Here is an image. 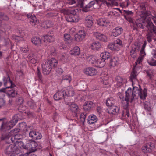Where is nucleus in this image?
Instances as JSON below:
<instances>
[{
  "label": "nucleus",
  "instance_id": "obj_1",
  "mask_svg": "<svg viewBox=\"0 0 156 156\" xmlns=\"http://www.w3.org/2000/svg\"><path fill=\"white\" fill-rule=\"evenodd\" d=\"M147 44V41H145L144 43L142 46L141 48L140 51V57H139L135 63V65L134 66L133 68L132 72L131 75V78L132 80L133 78H136V76L138 75L139 73L141 70V63L143 57L145 55V53L144 51V49Z\"/></svg>",
  "mask_w": 156,
  "mask_h": 156
},
{
  "label": "nucleus",
  "instance_id": "obj_2",
  "mask_svg": "<svg viewBox=\"0 0 156 156\" xmlns=\"http://www.w3.org/2000/svg\"><path fill=\"white\" fill-rule=\"evenodd\" d=\"M5 118L0 119V121H4L0 128V131L4 133L2 135L1 140H5L6 143L9 144L10 137L9 122L5 120Z\"/></svg>",
  "mask_w": 156,
  "mask_h": 156
},
{
  "label": "nucleus",
  "instance_id": "obj_3",
  "mask_svg": "<svg viewBox=\"0 0 156 156\" xmlns=\"http://www.w3.org/2000/svg\"><path fill=\"white\" fill-rule=\"evenodd\" d=\"M137 77V76H136ZM130 79L132 83L133 86V92L136 93V96L137 95L139 96L140 98L141 99L144 100L146 98L147 96V90L146 88H144L142 90L140 85H139V87L135 86L133 83V81L136 80V78H133L131 80V76H130Z\"/></svg>",
  "mask_w": 156,
  "mask_h": 156
},
{
  "label": "nucleus",
  "instance_id": "obj_4",
  "mask_svg": "<svg viewBox=\"0 0 156 156\" xmlns=\"http://www.w3.org/2000/svg\"><path fill=\"white\" fill-rule=\"evenodd\" d=\"M145 8V7L144 4H142L140 5L138 9H141V10L140 11V18L139 19H138L136 21L139 20V23H145V21L147 18L149 19L152 16V15H151L150 12L144 10Z\"/></svg>",
  "mask_w": 156,
  "mask_h": 156
},
{
  "label": "nucleus",
  "instance_id": "obj_5",
  "mask_svg": "<svg viewBox=\"0 0 156 156\" xmlns=\"http://www.w3.org/2000/svg\"><path fill=\"white\" fill-rule=\"evenodd\" d=\"M70 0L71 2H69L70 4H73L76 2L74 0ZM78 3L80 6L82 8V10L83 11L86 12L89 11V8L95 4V2L94 1L90 2L89 3L88 5H86L84 7L83 6V0H78Z\"/></svg>",
  "mask_w": 156,
  "mask_h": 156
},
{
  "label": "nucleus",
  "instance_id": "obj_6",
  "mask_svg": "<svg viewBox=\"0 0 156 156\" xmlns=\"http://www.w3.org/2000/svg\"><path fill=\"white\" fill-rule=\"evenodd\" d=\"M37 145V144L35 141L30 140L26 145H22V147L24 149L27 150L30 152H31L35 151Z\"/></svg>",
  "mask_w": 156,
  "mask_h": 156
},
{
  "label": "nucleus",
  "instance_id": "obj_7",
  "mask_svg": "<svg viewBox=\"0 0 156 156\" xmlns=\"http://www.w3.org/2000/svg\"><path fill=\"white\" fill-rule=\"evenodd\" d=\"M133 92V89L132 90L131 88H129L126 92V97L124 98H122L120 96V99H122L123 101H126L127 102L129 101L132 102L134 97L136 96V93H134Z\"/></svg>",
  "mask_w": 156,
  "mask_h": 156
},
{
  "label": "nucleus",
  "instance_id": "obj_8",
  "mask_svg": "<svg viewBox=\"0 0 156 156\" xmlns=\"http://www.w3.org/2000/svg\"><path fill=\"white\" fill-rule=\"evenodd\" d=\"M18 33L20 35V36L12 35V38L13 39L16 40L17 41L24 40V38L23 37H24L26 34L25 31L22 29H20L18 30Z\"/></svg>",
  "mask_w": 156,
  "mask_h": 156
},
{
  "label": "nucleus",
  "instance_id": "obj_9",
  "mask_svg": "<svg viewBox=\"0 0 156 156\" xmlns=\"http://www.w3.org/2000/svg\"><path fill=\"white\" fill-rule=\"evenodd\" d=\"M86 36V33L84 31L81 30L79 31L78 33L74 35V40L77 42H79L82 41L85 38Z\"/></svg>",
  "mask_w": 156,
  "mask_h": 156
},
{
  "label": "nucleus",
  "instance_id": "obj_10",
  "mask_svg": "<svg viewBox=\"0 0 156 156\" xmlns=\"http://www.w3.org/2000/svg\"><path fill=\"white\" fill-rule=\"evenodd\" d=\"M83 72L84 73L88 75L93 76L97 74L98 71L93 67H87L85 68Z\"/></svg>",
  "mask_w": 156,
  "mask_h": 156
},
{
  "label": "nucleus",
  "instance_id": "obj_11",
  "mask_svg": "<svg viewBox=\"0 0 156 156\" xmlns=\"http://www.w3.org/2000/svg\"><path fill=\"white\" fill-rule=\"evenodd\" d=\"M67 21L69 22H77L79 19L78 16L76 14H70L66 17Z\"/></svg>",
  "mask_w": 156,
  "mask_h": 156
},
{
  "label": "nucleus",
  "instance_id": "obj_12",
  "mask_svg": "<svg viewBox=\"0 0 156 156\" xmlns=\"http://www.w3.org/2000/svg\"><path fill=\"white\" fill-rule=\"evenodd\" d=\"M27 16L28 18H30V23L32 26L35 27L38 23L39 21L37 20L34 15L28 14L27 15Z\"/></svg>",
  "mask_w": 156,
  "mask_h": 156
},
{
  "label": "nucleus",
  "instance_id": "obj_13",
  "mask_svg": "<svg viewBox=\"0 0 156 156\" xmlns=\"http://www.w3.org/2000/svg\"><path fill=\"white\" fill-rule=\"evenodd\" d=\"M116 85L118 87H120L124 86L127 82L126 79H123L119 76H117L116 78Z\"/></svg>",
  "mask_w": 156,
  "mask_h": 156
},
{
  "label": "nucleus",
  "instance_id": "obj_14",
  "mask_svg": "<svg viewBox=\"0 0 156 156\" xmlns=\"http://www.w3.org/2000/svg\"><path fill=\"white\" fill-rule=\"evenodd\" d=\"M29 136L34 139H40L42 137L41 135L38 132L31 131L29 133Z\"/></svg>",
  "mask_w": 156,
  "mask_h": 156
},
{
  "label": "nucleus",
  "instance_id": "obj_15",
  "mask_svg": "<svg viewBox=\"0 0 156 156\" xmlns=\"http://www.w3.org/2000/svg\"><path fill=\"white\" fill-rule=\"evenodd\" d=\"M122 31L123 30L121 27H117L112 30L111 33V36L114 37L119 36L121 34Z\"/></svg>",
  "mask_w": 156,
  "mask_h": 156
},
{
  "label": "nucleus",
  "instance_id": "obj_16",
  "mask_svg": "<svg viewBox=\"0 0 156 156\" xmlns=\"http://www.w3.org/2000/svg\"><path fill=\"white\" fill-rule=\"evenodd\" d=\"M10 85V97H15L17 94V87L11 81Z\"/></svg>",
  "mask_w": 156,
  "mask_h": 156
},
{
  "label": "nucleus",
  "instance_id": "obj_17",
  "mask_svg": "<svg viewBox=\"0 0 156 156\" xmlns=\"http://www.w3.org/2000/svg\"><path fill=\"white\" fill-rule=\"evenodd\" d=\"M84 23L85 26L87 27H91L93 24L92 17L90 15L87 16L84 20Z\"/></svg>",
  "mask_w": 156,
  "mask_h": 156
},
{
  "label": "nucleus",
  "instance_id": "obj_18",
  "mask_svg": "<svg viewBox=\"0 0 156 156\" xmlns=\"http://www.w3.org/2000/svg\"><path fill=\"white\" fill-rule=\"evenodd\" d=\"M98 24L103 26H108L109 25L110 23L108 20L105 18H101L99 19L97 21Z\"/></svg>",
  "mask_w": 156,
  "mask_h": 156
},
{
  "label": "nucleus",
  "instance_id": "obj_19",
  "mask_svg": "<svg viewBox=\"0 0 156 156\" xmlns=\"http://www.w3.org/2000/svg\"><path fill=\"white\" fill-rule=\"evenodd\" d=\"M65 96H68L69 97L73 96L74 94V90L72 87H68L66 90H63Z\"/></svg>",
  "mask_w": 156,
  "mask_h": 156
},
{
  "label": "nucleus",
  "instance_id": "obj_20",
  "mask_svg": "<svg viewBox=\"0 0 156 156\" xmlns=\"http://www.w3.org/2000/svg\"><path fill=\"white\" fill-rule=\"evenodd\" d=\"M96 59V57L93 55L87 56L86 57V60L87 62L90 64H94L95 65Z\"/></svg>",
  "mask_w": 156,
  "mask_h": 156
},
{
  "label": "nucleus",
  "instance_id": "obj_21",
  "mask_svg": "<svg viewBox=\"0 0 156 156\" xmlns=\"http://www.w3.org/2000/svg\"><path fill=\"white\" fill-rule=\"evenodd\" d=\"M101 82L103 84L107 85L108 83V76L106 73H103L101 75Z\"/></svg>",
  "mask_w": 156,
  "mask_h": 156
},
{
  "label": "nucleus",
  "instance_id": "obj_22",
  "mask_svg": "<svg viewBox=\"0 0 156 156\" xmlns=\"http://www.w3.org/2000/svg\"><path fill=\"white\" fill-rule=\"evenodd\" d=\"M98 120L97 117L94 115H90L88 119V122L89 124H92L96 122Z\"/></svg>",
  "mask_w": 156,
  "mask_h": 156
},
{
  "label": "nucleus",
  "instance_id": "obj_23",
  "mask_svg": "<svg viewBox=\"0 0 156 156\" xmlns=\"http://www.w3.org/2000/svg\"><path fill=\"white\" fill-rule=\"evenodd\" d=\"M63 96L65 97V95L63 91L58 90L53 96L54 99L56 100H58L60 99Z\"/></svg>",
  "mask_w": 156,
  "mask_h": 156
},
{
  "label": "nucleus",
  "instance_id": "obj_24",
  "mask_svg": "<svg viewBox=\"0 0 156 156\" xmlns=\"http://www.w3.org/2000/svg\"><path fill=\"white\" fill-rule=\"evenodd\" d=\"M108 49L114 51H118L120 49L115 43H110L107 46Z\"/></svg>",
  "mask_w": 156,
  "mask_h": 156
},
{
  "label": "nucleus",
  "instance_id": "obj_25",
  "mask_svg": "<svg viewBox=\"0 0 156 156\" xmlns=\"http://www.w3.org/2000/svg\"><path fill=\"white\" fill-rule=\"evenodd\" d=\"M105 64V60L101 59L99 58L96 59L95 65L100 68L103 67Z\"/></svg>",
  "mask_w": 156,
  "mask_h": 156
},
{
  "label": "nucleus",
  "instance_id": "obj_26",
  "mask_svg": "<svg viewBox=\"0 0 156 156\" xmlns=\"http://www.w3.org/2000/svg\"><path fill=\"white\" fill-rule=\"evenodd\" d=\"M71 55L74 56L79 55L80 54V48L77 46L74 47L70 51Z\"/></svg>",
  "mask_w": 156,
  "mask_h": 156
},
{
  "label": "nucleus",
  "instance_id": "obj_27",
  "mask_svg": "<svg viewBox=\"0 0 156 156\" xmlns=\"http://www.w3.org/2000/svg\"><path fill=\"white\" fill-rule=\"evenodd\" d=\"M69 109L73 112L76 114L79 111V108L77 105L74 103H72L69 106Z\"/></svg>",
  "mask_w": 156,
  "mask_h": 156
},
{
  "label": "nucleus",
  "instance_id": "obj_28",
  "mask_svg": "<svg viewBox=\"0 0 156 156\" xmlns=\"http://www.w3.org/2000/svg\"><path fill=\"white\" fill-rule=\"evenodd\" d=\"M151 143H148L142 147V151L144 153H149L151 151Z\"/></svg>",
  "mask_w": 156,
  "mask_h": 156
},
{
  "label": "nucleus",
  "instance_id": "obj_29",
  "mask_svg": "<svg viewBox=\"0 0 156 156\" xmlns=\"http://www.w3.org/2000/svg\"><path fill=\"white\" fill-rule=\"evenodd\" d=\"M32 42L35 45L39 46L41 44V41L40 38L37 37H35L31 39Z\"/></svg>",
  "mask_w": 156,
  "mask_h": 156
},
{
  "label": "nucleus",
  "instance_id": "obj_30",
  "mask_svg": "<svg viewBox=\"0 0 156 156\" xmlns=\"http://www.w3.org/2000/svg\"><path fill=\"white\" fill-rule=\"evenodd\" d=\"M101 44L98 42L93 43L90 45V48L94 50H98L101 47Z\"/></svg>",
  "mask_w": 156,
  "mask_h": 156
},
{
  "label": "nucleus",
  "instance_id": "obj_31",
  "mask_svg": "<svg viewBox=\"0 0 156 156\" xmlns=\"http://www.w3.org/2000/svg\"><path fill=\"white\" fill-rule=\"evenodd\" d=\"M47 61L48 62L49 65L51 66V68L52 67H55L58 64L57 60L54 58H52L49 60H47Z\"/></svg>",
  "mask_w": 156,
  "mask_h": 156
},
{
  "label": "nucleus",
  "instance_id": "obj_32",
  "mask_svg": "<svg viewBox=\"0 0 156 156\" xmlns=\"http://www.w3.org/2000/svg\"><path fill=\"white\" fill-rule=\"evenodd\" d=\"M93 105V103L92 101H88L86 102L83 107L85 111L90 110Z\"/></svg>",
  "mask_w": 156,
  "mask_h": 156
},
{
  "label": "nucleus",
  "instance_id": "obj_33",
  "mask_svg": "<svg viewBox=\"0 0 156 156\" xmlns=\"http://www.w3.org/2000/svg\"><path fill=\"white\" fill-rule=\"evenodd\" d=\"M115 103L114 99L113 97L108 98L106 102V105L108 107H111L113 106Z\"/></svg>",
  "mask_w": 156,
  "mask_h": 156
},
{
  "label": "nucleus",
  "instance_id": "obj_34",
  "mask_svg": "<svg viewBox=\"0 0 156 156\" xmlns=\"http://www.w3.org/2000/svg\"><path fill=\"white\" fill-rule=\"evenodd\" d=\"M28 59L31 63L34 64L36 63L37 61L34 58V55L31 53L29 54L27 57Z\"/></svg>",
  "mask_w": 156,
  "mask_h": 156
},
{
  "label": "nucleus",
  "instance_id": "obj_35",
  "mask_svg": "<svg viewBox=\"0 0 156 156\" xmlns=\"http://www.w3.org/2000/svg\"><path fill=\"white\" fill-rule=\"evenodd\" d=\"M118 58H117L115 57L112 59L110 61V66L112 67H115L118 64Z\"/></svg>",
  "mask_w": 156,
  "mask_h": 156
},
{
  "label": "nucleus",
  "instance_id": "obj_36",
  "mask_svg": "<svg viewBox=\"0 0 156 156\" xmlns=\"http://www.w3.org/2000/svg\"><path fill=\"white\" fill-rule=\"evenodd\" d=\"M44 41V42H51L54 40V38L51 35H46L43 36Z\"/></svg>",
  "mask_w": 156,
  "mask_h": 156
},
{
  "label": "nucleus",
  "instance_id": "obj_37",
  "mask_svg": "<svg viewBox=\"0 0 156 156\" xmlns=\"http://www.w3.org/2000/svg\"><path fill=\"white\" fill-rule=\"evenodd\" d=\"M100 57L104 60L110 57V54L108 52L105 51L101 53L100 54Z\"/></svg>",
  "mask_w": 156,
  "mask_h": 156
},
{
  "label": "nucleus",
  "instance_id": "obj_38",
  "mask_svg": "<svg viewBox=\"0 0 156 156\" xmlns=\"http://www.w3.org/2000/svg\"><path fill=\"white\" fill-rule=\"evenodd\" d=\"M119 109L118 107H114L112 108H110L108 111L109 113L112 114H116L119 112Z\"/></svg>",
  "mask_w": 156,
  "mask_h": 156
},
{
  "label": "nucleus",
  "instance_id": "obj_39",
  "mask_svg": "<svg viewBox=\"0 0 156 156\" xmlns=\"http://www.w3.org/2000/svg\"><path fill=\"white\" fill-rule=\"evenodd\" d=\"M42 69H44V72L45 73V69L48 68H50L52 69L51 66L49 65L48 62L46 61L43 62V64L42 65Z\"/></svg>",
  "mask_w": 156,
  "mask_h": 156
},
{
  "label": "nucleus",
  "instance_id": "obj_40",
  "mask_svg": "<svg viewBox=\"0 0 156 156\" xmlns=\"http://www.w3.org/2000/svg\"><path fill=\"white\" fill-rule=\"evenodd\" d=\"M129 4V0H126L125 1L123 2L120 4V6L123 8H126L127 7Z\"/></svg>",
  "mask_w": 156,
  "mask_h": 156
},
{
  "label": "nucleus",
  "instance_id": "obj_41",
  "mask_svg": "<svg viewBox=\"0 0 156 156\" xmlns=\"http://www.w3.org/2000/svg\"><path fill=\"white\" fill-rule=\"evenodd\" d=\"M119 48L120 49L123 47V44L122 41L119 38H118L115 41V43Z\"/></svg>",
  "mask_w": 156,
  "mask_h": 156
},
{
  "label": "nucleus",
  "instance_id": "obj_42",
  "mask_svg": "<svg viewBox=\"0 0 156 156\" xmlns=\"http://www.w3.org/2000/svg\"><path fill=\"white\" fill-rule=\"evenodd\" d=\"M64 40L66 42L69 43L71 42L70 36L69 34H65L64 35Z\"/></svg>",
  "mask_w": 156,
  "mask_h": 156
},
{
  "label": "nucleus",
  "instance_id": "obj_43",
  "mask_svg": "<svg viewBox=\"0 0 156 156\" xmlns=\"http://www.w3.org/2000/svg\"><path fill=\"white\" fill-rule=\"evenodd\" d=\"M37 76H38L39 78V80L41 83H42L43 81L42 76L40 73V71L39 69V68L38 67L37 68Z\"/></svg>",
  "mask_w": 156,
  "mask_h": 156
},
{
  "label": "nucleus",
  "instance_id": "obj_44",
  "mask_svg": "<svg viewBox=\"0 0 156 156\" xmlns=\"http://www.w3.org/2000/svg\"><path fill=\"white\" fill-rule=\"evenodd\" d=\"M62 80H66L70 83L71 80L72 79L69 75H63L62 77Z\"/></svg>",
  "mask_w": 156,
  "mask_h": 156
},
{
  "label": "nucleus",
  "instance_id": "obj_45",
  "mask_svg": "<svg viewBox=\"0 0 156 156\" xmlns=\"http://www.w3.org/2000/svg\"><path fill=\"white\" fill-rule=\"evenodd\" d=\"M140 47V44H138L137 45L136 44H133L132 45V49H133L134 51H139Z\"/></svg>",
  "mask_w": 156,
  "mask_h": 156
},
{
  "label": "nucleus",
  "instance_id": "obj_46",
  "mask_svg": "<svg viewBox=\"0 0 156 156\" xmlns=\"http://www.w3.org/2000/svg\"><path fill=\"white\" fill-rule=\"evenodd\" d=\"M21 51L23 53H26L29 50V48L27 45H26L23 47H21L20 48Z\"/></svg>",
  "mask_w": 156,
  "mask_h": 156
},
{
  "label": "nucleus",
  "instance_id": "obj_47",
  "mask_svg": "<svg viewBox=\"0 0 156 156\" xmlns=\"http://www.w3.org/2000/svg\"><path fill=\"white\" fill-rule=\"evenodd\" d=\"M148 62L149 64L151 66H156V61L154 60L153 58L149 59L148 60Z\"/></svg>",
  "mask_w": 156,
  "mask_h": 156
},
{
  "label": "nucleus",
  "instance_id": "obj_48",
  "mask_svg": "<svg viewBox=\"0 0 156 156\" xmlns=\"http://www.w3.org/2000/svg\"><path fill=\"white\" fill-rule=\"evenodd\" d=\"M151 19H152L153 21H154V23L156 25V15L154 16H153L152 15V16L150 18H149L148 19V18L145 21V23L146 24V22H148L149 21H150L151 22Z\"/></svg>",
  "mask_w": 156,
  "mask_h": 156
},
{
  "label": "nucleus",
  "instance_id": "obj_49",
  "mask_svg": "<svg viewBox=\"0 0 156 156\" xmlns=\"http://www.w3.org/2000/svg\"><path fill=\"white\" fill-rule=\"evenodd\" d=\"M17 121L18 120L17 118L16 117H14L11 121H10V127L11 126L12 127H13L17 122Z\"/></svg>",
  "mask_w": 156,
  "mask_h": 156
},
{
  "label": "nucleus",
  "instance_id": "obj_50",
  "mask_svg": "<svg viewBox=\"0 0 156 156\" xmlns=\"http://www.w3.org/2000/svg\"><path fill=\"white\" fill-rule=\"evenodd\" d=\"M0 17L1 19L7 20L9 19V17L5 14L3 13H0Z\"/></svg>",
  "mask_w": 156,
  "mask_h": 156
},
{
  "label": "nucleus",
  "instance_id": "obj_51",
  "mask_svg": "<svg viewBox=\"0 0 156 156\" xmlns=\"http://www.w3.org/2000/svg\"><path fill=\"white\" fill-rule=\"evenodd\" d=\"M102 34L98 32H94V36H95L97 39L99 40L100 38H101V37Z\"/></svg>",
  "mask_w": 156,
  "mask_h": 156
},
{
  "label": "nucleus",
  "instance_id": "obj_52",
  "mask_svg": "<svg viewBox=\"0 0 156 156\" xmlns=\"http://www.w3.org/2000/svg\"><path fill=\"white\" fill-rule=\"evenodd\" d=\"M86 115L84 113H81L80 115V119L82 122H84L85 121L86 118Z\"/></svg>",
  "mask_w": 156,
  "mask_h": 156
},
{
  "label": "nucleus",
  "instance_id": "obj_53",
  "mask_svg": "<svg viewBox=\"0 0 156 156\" xmlns=\"http://www.w3.org/2000/svg\"><path fill=\"white\" fill-rule=\"evenodd\" d=\"M8 78H9V80H10V76H8V78L4 77L3 79L4 86H6L7 84L8 83L9 80L8 79Z\"/></svg>",
  "mask_w": 156,
  "mask_h": 156
},
{
  "label": "nucleus",
  "instance_id": "obj_54",
  "mask_svg": "<svg viewBox=\"0 0 156 156\" xmlns=\"http://www.w3.org/2000/svg\"><path fill=\"white\" fill-rule=\"evenodd\" d=\"M101 37V38H100L99 39L100 40L105 42L107 41V37L105 35L102 34Z\"/></svg>",
  "mask_w": 156,
  "mask_h": 156
},
{
  "label": "nucleus",
  "instance_id": "obj_55",
  "mask_svg": "<svg viewBox=\"0 0 156 156\" xmlns=\"http://www.w3.org/2000/svg\"><path fill=\"white\" fill-rule=\"evenodd\" d=\"M136 51H134L133 49H132L130 51V55L131 57L133 58H134L136 56Z\"/></svg>",
  "mask_w": 156,
  "mask_h": 156
},
{
  "label": "nucleus",
  "instance_id": "obj_56",
  "mask_svg": "<svg viewBox=\"0 0 156 156\" xmlns=\"http://www.w3.org/2000/svg\"><path fill=\"white\" fill-rule=\"evenodd\" d=\"M51 68H46L45 70V73L44 71V69H42L43 73L44 75H48L49 73L50 72L51 70Z\"/></svg>",
  "mask_w": 156,
  "mask_h": 156
},
{
  "label": "nucleus",
  "instance_id": "obj_57",
  "mask_svg": "<svg viewBox=\"0 0 156 156\" xmlns=\"http://www.w3.org/2000/svg\"><path fill=\"white\" fill-rule=\"evenodd\" d=\"M144 107L145 108L148 110L150 111L151 110V108L150 106L149 103H145L144 105Z\"/></svg>",
  "mask_w": 156,
  "mask_h": 156
},
{
  "label": "nucleus",
  "instance_id": "obj_58",
  "mask_svg": "<svg viewBox=\"0 0 156 156\" xmlns=\"http://www.w3.org/2000/svg\"><path fill=\"white\" fill-rule=\"evenodd\" d=\"M93 1L95 2H95H96L97 3H99V2L100 1L101 2H102L104 3H105L107 4V5H108L109 3H108L105 0H93Z\"/></svg>",
  "mask_w": 156,
  "mask_h": 156
},
{
  "label": "nucleus",
  "instance_id": "obj_59",
  "mask_svg": "<svg viewBox=\"0 0 156 156\" xmlns=\"http://www.w3.org/2000/svg\"><path fill=\"white\" fill-rule=\"evenodd\" d=\"M9 145L6 148L5 150V153L7 155H9L10 154V150L9 148Z\"/></svg>",
  "mask_w": 156,
  "mask_h": 156
},
{
  "label": "nucleus",
  "instance_id": "obj_60",
  "mask_svg": "<svg viewBox=\"0 0 156 156\" xmlns=\"http://www.w3.org/2000/svg\"><path fill=\"white\" fill-rule=\"evenodd\" d=\"M123 11L125 12V13L128 15H132L133 13L131 11H129L128 10H123Z\"/></svg>",
  "mask_w": 156,
  "mask_h": 156
},
{
  "label": "nucleus",
  "instance_id": "obj_61",
  "mask_svg": "<svg viewBox=\"0 0 156 156\" xmlns=\"http://www.w3.org/2000/svg\"><path fill=\"white\" fill-rule=\"evenodd\" d=\"M5 101L3 98H0V107L4 105Z\"/></svg>",
  "mask_w": 156,
  "mask_h": 156
},
{
  "label": "nucleus",
  "instance_id": "obj_62",
  "mask_svg": "<svg viewBox=\"0 0 156 156\" xmlns=\"http://www.w3.org/2000/svg\"><path fill=\"white\" fill-rule=\"evenodd\" d=\"M97 111L99 114L101 113L102 110L101 108L100 107H98L97 108Z\"/></svg>",
  "mask_w": 156,
  "mask_h": 156
},
{
  "label": "nucleus",
  "instance_id": "obj_63",
  "mask_svg": "<svg viewBox=\"0 0 156 156\" xmlns=\"http://www.w3.org/2000/svg\"><path fill=\"white\" fill-rule=\"evenodd\" d=\"M16 73L17 75L19 76H21L23 75V73L21 71H17Z\"/></svg>",
  "mask_w": 156,
  "mask_h": 156
},
{
  "label": "nucleus",
  "instance_id": "obj_64",
  "mask_svg": "<svg viewBox=\"0 0 156 156\" xmlns=\"http://www.w3.org/2000/svg\"><path fill=\"white\" fill-rule=\"evenodd\" d=\"M125 18L126 20L129 21V22L131 23H133V19L131 18H129L128 17H125Z\"/></svg>",
  "mask_w": 156,
  "mask_h": 156
}]
</instances>
